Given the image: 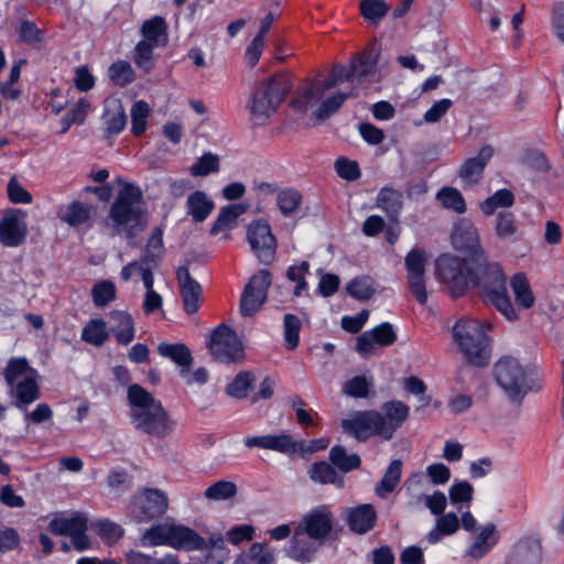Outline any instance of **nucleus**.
<instances>
[{
    "mask_svg": "<svg viewBox=\"0 0 564 564\" xmlns=\"http://www.w3.org/2000/svg\"><path fill=\"white\" fill-rule=\"evenodd\" d=\"M436 275L453 297L464 296L469 289H478L485 304L494 306L506 319L519 318L507 289L502 267L494 261H473L451 253L435 260Z\"/></svg>",
    "mask_w": 564,
    "mask_h": 564,
    "instance_id": "nucleus-1",
    "label": "nucleus"
},
{
    "mask_svg": "<svg viewBox=\"0 0 564 564\" xmlns=\"http://www.w3.org/2000/svg\"><path fill=\"white\" fill-rule=\"evenodd\" d=\"M127 400L129 417L133 427L158 440L167 437L175 427L162 402L138 383L129 384Z\"/></svg>",
    "mask_w": 564,
    "mask_h": 564,
    "instance_id": "nucleus-2",
    "label": "nucleus"
},
{
    "mask_svg": "<svg viewBox=\"0 0 564 564\" xmlns=\"http://www.w3.org/2000/svg\"><path fill=\"white\" fill-rule=\"evenodd\" d=\"M494 376L499 387L513 402L521 403L528 392L538 391L541 388L536 368L523 367L511 356L501 357L495 364Z\"/></svg>",
    "mask_w": 564,
    "mask_h": 564,
    "instance_id": "nucleus-3",
    "label": "nucleus"
},
{
    "mask_svg": "<svg viewBox=\"0 0 564 564\" xmlns=\"http://www.w3.org/2000/svg\"><path fill=\"white\" fill-rule=\"evenodd\" d=\"M142 199L143 194L138 185L124 183L110 206L109 219L117 232L126 230L128 239L137 237L145 226L144 212L139 206Z\"/></svg>",
    "mask_w": 564,
    "mask_h": 564,
    "instance_id": "nucleus-4",
    "label": "nucleus"
},
{
    "mask_svg": "<svg viewBox=\"0 0 564 564\" xmlns=\"http://www.w3.org/2000/svg\"><path fill=\"white\" fill-rule=\"evenodd\" d=\"M293 88L289 73H275L262 82L251 96L248 108L252 118L264 123L273 116Z\"/></svg>",
    "mask_w": 564,
    "mask_h": 564,
    "instance_id": "nucleus-5",
    "label": "nucleus"
},
{
    "mask_svg": "<svg viewBox=\"0 0 564 564\" xmlns=\"http://www.w3.org/2000/svg\"><path fill=\"white\" fill-rule=\"evenodd\" d=\"M453 338L468 364L477 367L489 364L490 338L479 322L458 319L453 327Z\"/></svg>",
    "mask_w": 564,
    "mask_h": 564,
    "instance_id": "nucleus-6",
    "label": "nucleus"
},
{
    "mask_svg": "<svg viewBox=\"0 0 564 564\" xmlns=\"http://www.w3.org/2000/svg\"><path fill=\"white\" fill-rule=\"evenodd\" d=\"M167 507L169 498L163 490L145 487L131 497L128 516L137 523H145L162 517Z\"/></svg>",
    "mask_w": 564,
    "mask_h": 564,
    "instance_id": "nucleus-7",
    "label": "nucleus"
},
{
    "mask_svg": "<svg viewBox=\"0 0 564 564\" xmlns=\"http://www.w3.org/2000/svg\"><path fill=\"white\" fill-rule=\"evenodd\" d=\"M208 349L216 361L226 365L243 357V345L237 333L227 324H219L214 328Z\"/></svg>",
    "mask_w": 564,
    "mask_h": 564,
    "instance_id": "nucleus-8",
    "label": "nucleus"
},
{
    "mask_svg": "<svg viewBox=\"0 0 564 564\" xmlns=\"http://www.w3.org/2000/svg\"><path fill=\"white\" fill-rule=\"evenodd\" d=\"M343 82L341 75H330L329 77H316L305 79L295 90L290 107L299 113H306L308 108L316 104L324 94L330 88L336 87Z\"/></svg>",
    "mask_w": 564,
    "mask_h": 564,
    "instance_id": "nucleus-9",
    "label": "nucleus"
},
{
    "mask_svg": "<svg viewBox=\"0 0 564 564\" xmlns=\"http://www.w3.org/2000/svg\"><path fill=\"white\" fill-rule=\"evenodd\" d=\"M247 241L260 263L269 265L273 262L278 242L267 220L257 219L248 225Z\"/></svg>",
    "mask_w": 564,
    "mask_h": 564,
    "instance_id": "nucleus-10",
    "label": "nucleus"
},
{
    "mask_svg": "<svg viewBox=\"0 0 564 564\" xmlns=\"http://www.w3.org/2000/svg\"><path fill=\"white\" fill-rule=\"evenodd\" d=\"M271 283L272 274L267 269L260 270L250 278L240 297L239 310L243 317H251L261 308L267 301Z\"/></svg>",
    "mask_w": 564,
    "mask_h": 564,
    "instance_id": "nucleus-11",
    "label": "nucleus"
},
{
    "mask_svg": "<svg viewBox=\"0 0 564 564\" xmlns=\"http://www.w3.org/2000/svg\"><path fill=\"white\" fill-rule=\"evenodd\" d=\"M341 427L358 442H366L372 436L384 440L382 414L377 410L357 411L351 417L341 421Z\"/></svg>",
    "mask_w": 564,
    "mask_h": 564,
    "instance_id": "nucleus-12",
    "label": "nucleus"
},
{
    "mask_svg": "<svg viewBox=\"0 0 564 564\" xmlns=\"http://www.w3.org/2000/svg\"><path fill=\"white\" fill-rule=\"evenodd\" d=\"M452 243L460 252H465L473 261H489L480 245L479 234L474 223L467 218L458 219L452 230Z\"/></svg>",
    "mask_w": 564,
    "mask_h": 564,
    "instance_id": "nucleus-13",
    "label": "nucleus"
},
{
    "mask_svg": "<svg viewBox=\"0 0 564 564\" xmlns=\"http://www.w3.org/2000/svg\"><path fill=\"white\" fill-rule=\"evenodd\" d=\"M427 256L424 249L413 248L405 258L404 265L406 269L408 284L411 293L420 304L427 302V292L425 283V267Z\"/></svg>",
    "mask_w": 564,
    "mask_h": 564,
    "instance_id": "nucleus-14",
    "label": "nucleus"
},
{
    "mask_svg": "<svg viewBox=\"0 0 564 564\" xmlns=\"http://www.w3.org/2000/svg\"><path fill=\"white\" fill-rule=\"evenodd\" d=\"M28 214L20 208L4 212L0 219V243L7 248H18L26 241L29 234Z\"/></svg>",
    "mask_w": 564,
    "mask_h": 564,
    "instance_id": "nucleus-15",
    "label": "nucleus"
},
{
    "mask_svg": "<svg viewBox=\"0 0 564 564\" xmlns=\"http://www.w3.org/2000/svg\"><path fill=\"white\" fill-rule=\"evenodd\" d=\"M334 521L330 509L325 506H317L307 512L296 525L310 539L323 542L333 531Z\"/></svg>",
    "mask_w": 564,
    "mask_h": 564,
    "instance_id": "nucleus-16",
    "label": "nucleus"
},
{
    "mask_svg": "<svg viewBox=\"0 0 564 564\" xmlns=\"http://www.w3.org/2000/svg\"><path fill=\"white\" fill-rule=\"evenodd\" d=\"M176 278L180 283V294L185 313L187 315L197 313L202 305V285L191 275L188 268L184 265L176 270Z\"/></svg>",
    "mask_w": 564,
    "mask_h": 564,
    "instance_id": "nucleus-17",
    "label": "nucleus"
},
{
    "mask_svg": "<svg viewBox=\"0 0 564 564\" xmlns=\"http://www.w3.org/2000/svg\"><path fill=\"white\" fill-rule=\"evenodd\" d=\"M380 48L377 42L370 43L356 58L352 59L350 68L347 72H333L332 75H341L343 80H351L370 75L378 63Z\"/></svg>",
    "mask_w": 564,
    "mask_h": 564,
    "instance_id": "nucleus-18",
    "label": "nucleus"
},
{
    "mask_svg": "<svg viewBox=\"0 0 564 564\" xmlns=\"http://www.w3.org/2000/svg\"><path fill=\"white\" fill-rule=\"evenodd\" d=\"M243 444L248 448H263L274 451L284 455L293 454L294 451V438L288 433L280 434H265V435H253L246 436Z\"/></svg>",
    "mask_w": 564,
    "mask_h": 564,
    "instance_id": "nucleus-19",
    "label": "nucleus"
},
{
    "mask_svg": "<svg viewBox=\"0 0 564 564\" xmlns=\"http://www.w3.org/2000/svg\"><path fill=\"white\" fill-rule=\"evenodd\" d=\"M384 440L390 441L410 415V406L400 400L387 401L381 406Z\"/></svg>",
    "mask_w": 564,
    "mask_h": 564,
    "instance_id": "nucleus-20",
    "label": "nucleus"
},
{
    "mask_svg": "<svg viewBox=\"0 0 564 564\" xmlns=\"http://www.w3.org/2000/svg\"><path fill=\"white\" fill-rule=\"evenodd\" d=\"M378 521V514L371 503H361L349 508L346 523L349 530L356 534H366L371 531Z\"/></svg>",
    "mask_w": 564,
    "mask_h": 564,
    "instance_id": "nucleus-21",
    "label": "nucleus"
},
{
    "mask_svg": "<svg viewBox=\"0 0 564 564\" xmlns=\"http://www.w3.org/2000/svg\"><path fill=\"white\" fill-rule=\"evenodd\" d=\"M323 542L310 539L304 532L295 528L289 545V556L302 564L311 563L315 558Z\"/></svg>",
    "mask_w": 564,
    "mask_h": 564,
    "instance_id": "nucleus-22",
    "label": "nucleus"
},
{
    "mask_svg": "<svg viewBox=\"0 0 564 564\" xmlns=\"http://www.w3.org/2000/svg\"><path fill=\"white\" fill-rule=\"evenodd\" d=\"M169 546L187 552L203 551V547L205 546V538L199 535L189 527L172 524Z\"/></svg>",
    "mask_w": 564,
    "mask_h": 564,
    "instance_id": "nucleus-23",
    "label": "nucleus"
},
{
    "mask_svg": "<svg viewBox=\"0 0 564 564\" xmlns=\"http://www.w3.org/2000/svg\"><path fill=\"white\" fill-rule=\"evenodd\" d=\"M376 206L386 213L391 223H399L403 209V193L392 186H383L377 195Z\"/></svg>",
    "mask_w": 564,
    "mask_h": 564,
    "instance_id": "nucleus-24",
    "label": "nucleus"
},
{
    "mask_svg": "<svg viewBox=\"0 0 564 564\" xmlns=\"http://www.w3.org/2000/svg\"><path fill=\"white\" fill-rule=\"evenodd\" d=\"M494 154L491 145H482L475 158L467 159L459 170V177L469 183H477Z\"/></svg>",
    "mask_w": 564,
    "mask_h": 564,
    "instance_id": "nucleus-25",
    "label": "nucleus"
},
{
    "mask_svg": "<svg viewBox=\"0 0 564 564\" xmlns=\"http://www.w3.org/2000/svg\"><path fill=\"white\" fill-rule=\"evenodd\" d=\"M541 545L538 540L521 539L513 547L506 564H540Z\"/></svg>",
    "mask_w": 564,
    "mask_h": 564,
    "instance_id": "nucleus-26",
    "label": "nucleus"
},
{
    "mask_svg": "<svg viewBox=\"0 0 564 564\" xmlns=\"http://www.w3.org/2000/svg\"><path fill=\"white\" fill-rule=\"evenodd\" d=\"M102 117L105 118V138L121 133L127 126V115L120 100L106 101Z\"/></svg>",
    "mask_w": 564,
    "mask_h": 564,
    "instance_id": "nucleus-27",
    "label": "nucleus"
},
{
    "mask_svg": "<svg viewBox=\"0 0 564 564\" xmlns=\"http://www.w3.org/2000/svg\"><path fill=\"white\" fill-rule=\"evenodd\" d=\"M158 352L182 368L181 377L185 378L188 375L187 369L193 362V356L191 349L185 344L162 341L158 346Z\"/></svg>",
    "mask_w": 564,
    "mask_h": 564,
    "instance_id": "nucleus-28",
    "label": "nucleus"
},
{
    "mask_svg": "<svg viewBox=\"0 0 564 564\" xmlns=\"http://www.w3.org/2000/svg\"><path fill=\"white\" fill-rule=\"evenodd\" d=\"M40 395L37 375L25 376L14 387V405L21 411H26L28 406L35 402Z\"/></svg>",
    "mask_w": 564,
    "mask_h": 564,
    "instance_id": "nucleus-29",
    "label": "nucleus"
},
{
    "mask_svg": "<svg viewBox=\"0 0 564 564\" xmlns=\"http://www.w3.org/2000/svg\"><path fill=\"white\" fill-rule=\"evenodd\" d=\"M310 478L317 484L334 485L341 489L345 487V479L340 476L336 467L329 462L319 460L311 465L308 470Z\"/></svg>",
    "mask_w": 564,
    "mask_h": 564,
    "instance_id": "nucleus-30",
    "label": "nucleus"
},
{
    "mask_svg": "<svg viewBox=\"0 0 564 564\" xmlns=\"http://www.w3.org/2000/svg\"><path fill=\"white\" fill-rule=\"evenodd\" d=\"M510 286L514 295L516 304L523 310H530L535 302L530 282L523 272H517L511 276Z\"/></svg>",
    "mask_w": 564,
    "mask_h": 564,
    "instance_id": "nucleus-31",
    "label": "nucleus"
},
{
    "mask_svg": "<svg viewBox=\"0 0 564 564\" xmlns=\"http://www.w3.org/2000/svg\"><path fill=\"white\" fill-rule=\"evenodd\" d=\"M187 214L195 223H203L215 208V204L203 191H195L187 197Z\"/></svg>",
    "mask_w": 564,
    "mask_h": 564,
    "instance_id": "nucleus-32",
    "label": "nucleus"
},
{
    "mask_svg": "<svg viewBox=\"0 0 564 564\" xmlns=\"http://www.w3.org/2000/svg\"><path fill=\"white\" fill-rule=\"evenodd\" d=\"M329 462L339 471L347 474L352 470L359 469L361 466V457L357 453H348L343 445H334L328 453Z\"/></svg>",
    "mask_w": 564,
    "mask_h": 564,
    "instance_id": "nucleus-33",
    "label": "nucleus"
},
{
    "mask_svg": "<svg viewBox=\"0 0 564 564\" xmlns=\"http://www.w3.org/2000/svg\"><path fill=\"white\" fill-rule=\"evenodd\" d=\"M459 527L460 522L455 512L443 513L436 519L435 527L427 533L426 540L430 544H436L443 536L456 533Z\"/></svg>",
    "mask_w": 564,
    "mask_h": 564,
    "instance_id": "nucleus-34",
    "label": "nucleus"
},
{
    "mask_svg": "<svg viewBox=\"0 0 564 564\" xmlns=\"http://www.w3.org/2000/svg\"><path fill=\"white\" fill-rule=\"evenodd\" d=\"M497 543L498 535L496 534V525L494 523H487L476 535L468 553L474 558H480L485 556Z\"/></svg>",
    "mask_w": 564,
    "mask_h": 564,
    "instance_id": "nucleus-35",
    "label": "nucleus"
},
{
    "mask_svg": "<svg viewBox=\"0 0 564 564\" xmlns=\"http://www.w3.org/2000/svg\"><path fill=\"white\" fill-rule=\"evenodd\" d=\"M402 477V462L401 459H393L389 464L382 479L376 485L375 492L380 498H387L388 495L393 492L401 481Z\"/></svg>",
    "mask_w": 564,
    "mask_h": 564,
    "instance_id": "nucleus-36",
    "label": "nucleus"
},
{
    "mask_svg": "<svg viewBox=\"0 0 564 564\" xmlns=\"http://www.w3.org/2000/svg\"><path fill=\"white\" fill-rule=\"evenodd\" d=\"M514 202L516 196L512 191L508 188H500L497 189L492 195L484 199L480 203L479 208L484 216L490 217L499 208L507 209L513 206Z\"/></svg>",
    "mask_w": 564,
    "mask_h": 564,
    "instance_id": "nucleus-37",
    "label": "nucleus"
},
{
    "mask_svg": "<svg viewBox=\"0 0 564 564\" xmlns=\"http://www.w3.org/2000/svg\"><path fill=\"white\" fill-rule=\"evenodd\" d=\"M141 35L143 40L156 45H165L167 41V24L163 17L154 15L145 20L141 25Z\"/></svg>",
    "mask_w": 564,
    "mask_h": 564,
    "instance_id": "nucleus-38",
    "label": "nucleus"
},
{
    "mask_svg": "<svg viewBox=\"0 0 564 564\" xmlns=\"http://www.w3.org/2000/svg\"><path fill=\"white\" fill-rule=\"evenodd\" d=\"M110 317L118 321V326L112 328L117 343L123 346L130 344L135 337L132 316L126 311H112Z\"/></svg>",
    "mask_w": 564,
    "mask_h": 564,
    "instance_id": "nucleus-39",
    "label": "nucleus"
},
{
    "mask_svg": "<svg viewBox=\"0 0 564 564\" xmlns=\"http://www.w3.org/2000/svg\"><path fill=\"white\" fill-rule=\"evenodd\" d=\"M235 564H274V555L265 543L254 542L237 556Z\"/></svg>",
    "mask_w": 564,
    "mask_h": 564,
    "instance_id": "nucleus-40",
    "label": "nucleus"
},
{
    "mask_svg": "<svg viewBox=\"0 0 564 564\" xmlns=\"http://www.w3.org/2000/svg\"><path fill=\"white\" fill-rule=\"evenodd\" d=\"M80 338L83 341L101 347L109 338L107 323L102 318H91L82 329Z\"/></svg>",
    "mask_w": 564,
    "mask_h": 564,
    "instance_id": "nucleus-41",
    "label": "nucleus"
},
{
    "mask_svg": "<svg viewBox=\"0 0 564 564\" xmlns=\"http://www.w3.org/2000/svg\"><path fill=\"white\" fill-rule=\"evenodd\" d=\"M246 206L241 203L229 204L223 207L214 220L209 234L216 236L226 228H229L239 216L246 213Z\"/></svg>",
    "mask_w": 564,
    "mask_h": 564,
    "instance_id": "nucleus-42",
    "label": "nucleus"
},
{
    "mask_svg": "<svg viewBox=\"0 0 564 564\" xmlns=\"http://www.w3.org/2000/svg\"><path fill=\"white\" fill-rule=\"evenodd\" d=\"M254 376L250 371H240L226 384V393L237 400H243L254 386Z\"/></svg>",
    "mask_w": 564,
    "mask_h": 564,
    "instance_id": "nucleus-43",
    "label": "nucleus"
},
{
    "mask_svg": "<svg viewBox=\"0 0 564 564\" xmlns=\"http://www.w3.org/2000/svg\"><path fill=\"white\" fill-rule=\"evenodd\" d=\"M436 199L444 209L464 214L467 210L463 194L453 186H444L436 193Z\"/></svg>",
    "mask_w": 564,
    "mask_h": 564,
    "instance_id": "nucleus-44",
    "label": "nucleus"
},
{
    "mask_svg": "<svg viewBox=\"0 0 564 564\" xmlns=\"http://www.w3.org/2000/svg\"><path fill=\"white\" fill-rule=\"evenodd\" d=\"M33 375H37V371L30 366L25 357L10 358L3 369V377L9 387H13L19 377Z\"/></svg>",
    "mask_w": 564,
    "mask_h": 564,
    "instance_id": "nucleus-45",
    "label": "nucleus"
},
{
    "mask_svg": "<svg viewBox=\"0 0 564 564\" xmlns=\"http://www.w3.org/2000/svg\"><path fill=\"white\" fill-rule=\"evenodd\" d=\"M302 203L303 195L294 187H285L278 192L276 205L284 217L293 215Z\"/></svg>",
    "mask_w": 564,
    "mask_h": 564,
    "instance_id": "nucleus-46",
    "label": "nucleus"
},
{
    "mask_svg": "<svg viewBox=\"0 0 564 564\" xmlns=\"http://www.w3.org/2000/svg\"><path fill=\"white\" fill-rule=\"evenodd\" d=\"M59 218L70 227L82 226L91 218V206L73 200L67 205L65 213L59 215Z\"/></svg>",
    "mask_w": 564,
    "mask_h": 564,
    "instance_id": "nucleus-47",
    "label": "nucleus"
},
{
    "mask_svg": "<svg viewBox=\"0 0 564 564\" xmlns=\"http://www.w3.org/2000/svg\"><path fill=\"white\" fill-rule=\"evenodd\" d=\"M389 10V4L383 0H361L359 2L360 15L373 25H378Z\"/></svg>",
    "mask_w": 564,
    "mask_h": 564,
    "instance_id": "nucleus-48",
    "label": "nucleus"
},
{
    "mask_svg": "<svg viewBox=\"0 0 564 564\" xmlns=\"http://www.w3.org/2000/svg\"><path fill=\"white\" fill-rule=\"evenodd\" d=\"M346 290L351 297L368 301L376 294L375 280L369 275L356 276L347 284Z\"/></svg>",
    "mask_w": 564,
    "mask_h": 564,
    "instance_id": "nucleus-49",
    "label": "nucleus"
},
{
    "mask_svg": "<svg viewBox=\"0 0 564 564\" xmlns=\"http://www.w3.org/2000/svg\"><path fill=\"white\" fill-rule=\"evenodd\" d=\"M355 94L352 90L349 93H335L332 96H328L324 99L317 109L314 111V116L318 120H326L330 118L345 102L346 99L354 97Z\"/></svg>",
    "mask_w": 564,
    "mask_h": 564,
    "instance_id": "nucleus-50",
    "label": "nucleus"
},
{
    "mask_svg": "<svg viewBox=\"0 0 564 564\" xmlns=\"http://www.w3.org/2000/svg\"><path fill=\"white\" fill-rule=\"evenodd\" d=\"M302 322L295 314L286 313L283 317L284 346L293 351L300 344Z\"/></svg>",
    "mask_w": 564,
    "mask_h": 564,
    "instance_id": "nucleus-51",
    "label": "nucleus"
},
{
    "mask_svg": "<svg viewBox=\"0 0 564 564\" xmlns=\"http://www.w3.org/2000/svg\"><path fill=\"white\" fill-rule=\"evenodd\" d=\"M449 501L454 506H459L458 510L465 505L469 507L474 498V487L467 480H455L448 490Z\"/></svg>",
    "mask_w": 564,
    "mask_h": 564,
    "instance_id": "nucleus-52",
    "label": "nucleus"
},
{
    "mask_svg": "<svg viewBox=\"0 0 564 564\" xmlns=\"http://www.w3.org/2000/svg\"><path fill=\"white\" fill-rule=\"evenodd\" d=\"M343 393L355 398V399H366L372 392V381L367 379L362 375H358L347 380L343 384Z\"/></svg>",
    "mask_w": 564,
    "mask_h": 564,
    "instance_id": "nucleus-53",
    "label": "nucleus"
},
{
    "mask_svg": "<svg viewBox=\"0 0 564 564\" xmlns=\"http://www.w3.org/2000/svg\"><path fill=\"white\" fill-rule=\"evenodd\" d=\"M518 231L516 216L512 212L502 209L497 213L495 221V235L500 239L514 236Z\"/></svg>",
    "mask_w": 564,
    "mask_h": 564,
    "instance_id": "nucleus-54",
    "label": "nucleus"
},
{
    "mask_svg": "<svg viewBox=\"0 0 564 564\" xmlns=\"http://www.w3.org/2000/svg\"><path fill=\"white\" fill-rule=\"evenodd\" d=\"M150 108L147 101L138 100L131 107V133L134 137L142 135L148 127Z\"/></svg>",
    "mask_w": 564,
    "mask_h": 564,
    "instance_id": "nucleus-55",
    "label": "nucleus"
},
{
    "mask_svg": "<svg viewBox=\"0 0 564 564\" xmlns=\"http://www.w3.org/2000/svg\"><path fill=\"white\" fill-rule=\"evenodd\" d=\"M117 289L112 281L102 280L91 288V297L95 306L104 307L116 300Z\"/></svg>",
    "mask_w": 564,
    "mask_h": 564,
    "instance_id": "nucleus-56",
    "label": "nucleus"
},
{
    "mask_svg": "<svg viewBox=\"0 0 564 564\" xmlns=\"http://www.w3.org/2000/svg\"><path fill=\"white\" fill-rule=\"evenodd\" d=\"M19 41L28 45H37L44 42L45 34L35 22L30 20H22L17 29Z\"/></svg>",
    "mask_w": 564,
    "mask_h": 564,
    "instance_id": "nucleus-57",
    "label": "nucleus"
},
{
    "mask_svg": "<svg viewBox=\"0 0 564 564\" xmlns=\"http://www.w3.org/2000/svg\"><path fill=\"white\" fill-rule=\"evenodd\" d=\"M95 529L97 534L108 545L116 544L124 535L123 528L109 519L99 520L95 524Z\"/></svg>",
    "mask_w": 564,
    "mask_h": 564,
    "instance_id": "nucleus-58",
    "label": "nucleus"
},
{
    "mask_svg": "<svg viewBox=\"0 0 564 564\" xmlns=\"http://www.w3.org/2000/svg\"><path fill=\"white\" fill-rule=\"evenodd\" d=\"M108 76L112 83L120 87H126L134 80V72L126 61L112 63L108 68Z\"/></svg>",
    "mask_w": 564,
    "mask_h": 564,
    "instance_id": "nucleus-59",
    "label": "nucleus"
},
{
    "mask_svg": "<svg viewBox=\"0 0 564 564\" xmlns=\"http://www.w3.org/2000/svg\"><path fill=\"white\" fill-rule=\"evenodd\" d=\"M237 486L232 481L218 480L205 490V498L209 500H227L237 495Z\"/></svg>",
    "mask_w": 564,
    "mask_h": 564,
    "instance_id": "nucleus-60",
    "label": "nucleus"
},
{
    "mask_svg": "<svg viewBox=\"0 0 564 564\" xmlns=\"http://www.w3.org/2000/svg\"><path fill=\"white\" fill-rule=\"evenodd\" d=\"M159 45L142 40L134 47V63L135 65L145 72H149L153 67V51Z\"/></svg>",
    "mask_w": 564,
    "mask_h": 564,
    "instance_id": "nucleus-61",
    "label": "nucleus"
},
{
    "mask_svg": "<svg viewBox=\"0 0 564 564\" xmlns=\"http://www.w3.org/2000/svg\"><path fill=\"white\" fill-rule=\"evenodd\" d=\"M84 518L80 513H76L72 518L55 517L50 521L47 530L54 535L69 536Z\"/></svg>",
    "mask_w": 564,
    "mask_h": 564,
    "instance_id": "nucleus-62",
    "label": "nucleus"
},
{
    "mask_svg": "<svg viewBox=\"0 0 564 564\" xmlns=\"http://www.w3.org/2000/svg\"><path fill=\"white\" fill-rule=\"evenodd\" d=\"M219 171V159L212 152L204 153L191 166V174L193 176H206L210 173Z\"/></svg>",
    "mask_w": 564,
    "mask_h": 564,
    "instance_id": "nucleus-63",
    "label": "nucleus"
},
{
    "mask_svg": "<svg viewBox=\"0 0 564 564\" xmlns=\"http://www.w3.org/2000/svg\"><path fill=\"white\" fill-rule=\"evenodd\" d=\"M551 25L560 43L564 45V1L553 4L551 10Z\"/></svg>",
    "mask_w": 564,
    "mask_h": 564,
    "instance_id": "nucleus-64",
    "label": "nucleus"
}]
</instances>
